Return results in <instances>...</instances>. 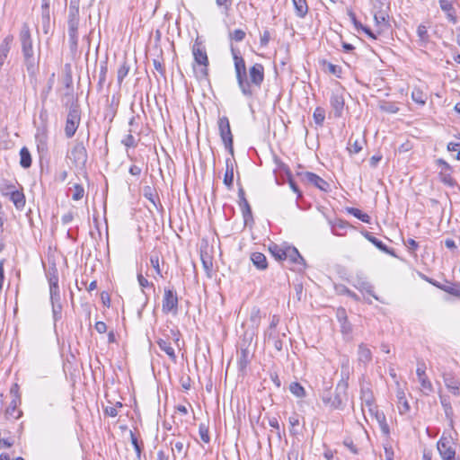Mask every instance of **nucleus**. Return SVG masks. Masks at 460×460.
Here are the masks:
<instances>
[{
    "mask_svg": "<svg viewBox=\"0 0 460 460\" xmlns=\"http://www.w3.org/2000/svg\"><path fill=\"white\" fill-rule=\"evenodd\" d=\"M192 55L194 58L195 63L199 66V68H195L194 71L196 74V77L199 80H208V58L207 55V51L202 42L196 40L195 43L192 47Z\"/></svg>",
    "mask_w": 460,
    "mask_h": 460,
    "instance_id": "nucleus-1",
    "label": "nucleus"
},
{
    "mask_svg": "<svg viewBox=\"0 0 460 460\" xmlns=\"http://www.w3.org/2000/svg\"><path fill=\"white\" fill-rule=\"evenodd\" d=\"M347 383L339 384L333 394L327 393L322 396L323 403L332 410H343L347 401Z\"/></svg>",
    "mask_w": 460,
    "mask_h": 460,
    "instance_id": "nucleus-2",
    "label": "nucleus"
},
{
    "mask_svg": "<svg viewBox=\"0 0 460 460\" xmlns=\"http://www.w3.org/2000/svg\"><path fill=\"white\" fill-rule=\"evenodd\" d=\"M231 50L234 63V71L238 87L242 93H249L250 90L248 85V75L245 61L234 49L232 48Z\"/></svg>",
    "mask_w": 460,
    "mask_h": 460,
    "instance_id": "nucleus-3",
    "label": "nucleus"
},
{
    "mask_svg": "<svg viewBox=\"0 0 460 460\" xmlns=\"http://www.w3.org/2000/svg\"><path fill=\"white\" fill-rule=\"evenodd\" d=\"M248 85L249 93H243L247 98H252L255 92L260 90L264 81V66L260 63H255L249 68Z\"/></svg>",
    "mask_w": 460,
    "mask_h": 460,
    "instance_id": "nucleus-4",
    "label": "nucleus"
},
{
    "mask_svg": "<svg viewBox=\"0 0 460 460\" xmlns=\"http://www.w3.org/2000/svg\"><path fill=\"white\" fill-rule=\"evenodd\" d=\"M253 333H245L244 338L240 344V350L237 353V365L241 372H244L251 362L253 352L251 349Z\"/></svg>",
    "mask_w": 460,
    "mask_h": 460,
    "instance_id": "nucleus-5",
    "label": "nucleus"
},
{
    "mask_svg": "<svg viewBox=\"0 0 460 460\" xmlns=\"http://www.w3.org/2000/svg\"><path fill=\"white\" fill-rule=\"evenodd\" d=\"M81 122V110L77 103H73L68 110L66 124H65V136L66 138H72Z\"/></svg>",
    "mask_w": 460,
    "mask_h": 460,
    "instance_id": "nucleus-6",
    "label": "nucleus"
},
{
    "mask_svg": "<svg viewBox=\"0 0 460 460\" xmlns=\"http://www.w3.org/2000/svg\"><path fill=\"white\" fill-rule=\"evenodd\" d=\"M66 157L75 167L84 168L88 160V154L83 141L75 142Z\"/></svg>",
    "mask_w": 460,
    "mask_h": 460,
    "instance_id": "nucleus-7",
    "label": "nucleus"
},
{
    "mask_svg": "<svg viewBox=\"0 0 460 460\" xmlns=\"http://www.w3.org/2000/svg\"><path fill=\"white\" fill-rule=\"evenodd\" d=\"M217 125L219 135L226 149L234 156V138L228 118L226 116L219 117Z\"/></svg>",
    "mask_w": 460,
    "mask_h": 460,
    "instance_id": "nucleus-8",
    "label": "nucleus"
},
{
    "mask_svg": "<svg viewBox=\"0 0 460 460\" xmlns=\"http://www.w3.org/2000/svg\"><path fill=\"white\" fill-rule=\"evenodd\" d=\"M438 453L443 460H454L456 458V449L453 438L442 435L437 443Z\"/></svg>",
    "mask_w": 460,
    "mask_h": 460,
    "instance_id": "nucleus-9",
    "label": "nucleus"
},
{
    "mask_svg": "<svg viewBox=\"0 0 460 460\" xmlns=\"http://www.w3.org/2000/svg\"><path fill=\"white\" fill-rule=\"evenodd\" d=\"M178 296L177 292L172 288H165L163 297V312L164 314H177Z\"/></svg>",
    "mask_w": 460,
    "mask_h": 460,
    "instance_id": "nucleus-10",
    "label": "nucleus"
},
{
    "mask_svg": "<svg viewBox=\"0 0 460 460\" xmlns=\"http://www.w3.org/2000/svg\"><path fill=\"white\" fill-rule=\"evenodd\" d=\"M360 400L362 406V412L367 420V411H370V409H374L376 407V400L373 394V392L369 386V384H361L360 387Z\"/></svg>",
    "mask_w": 460,
    "mask_h": 460,
    "instance_id": "nucleus-11",
    "label": "nucleus"
},
{
    "mask_svg": "<svg viewBox=\"0 0 460 460\" xmlns=\"http://www.w3.org/2000/svg\"><path fill=\"white\" fill-rule=\"evenodd\" d=\"M330 104L335 118H341L345 105L344 89L337 88L333 90L330 98Z\"/></svg>",
    "mask_w": 460,
    "mask_h": 460,
    "instance_id": "nucleus-12",
    "label": "nucleus"
},
{
    "mask_svg": "<svg viewBox=\"0 0 460 460\" xmlns=\"http://www.w3.org/2000/svg\"><path fill=\"white\" fill-rule=\"evenodd\" d=\"M20 40L22 44V52L23 57H30L31 55H34L31 31L29 25L27 23H23L22 26V30L20 32Z\"/></svg>",
    "mask_w": 460,
    "mask_h": 460,
    "instance_id": "nucleus-13",
    "label": "nucleus"
},
{
    "mask_svg": "<svg viewBox=\"0 0 460 460\" xmlns=\"http://www.w3.org/2000/svg\"><path fill=\"white\" fill-rule=\"evenodd\" d=\"M172 450V460H179L185 457L189 451V444H185L183 438L172 439L169 441Z\"/></svg>",
    "mask_w": 460,
    "mask_h": 460,
    "instance_id": "nucleus-14",
    "label": "nucleus"
},
{
    "mask_svg": "<svg viewBox=\"0 0 460 460\" xmlns=\"http://www.w3.org/2000/svg\"><path fill=\"white\" fill-rule=\"evenodd\" d=\"M299 175L304 181L314 185L321 190L327 191L330 187L329 183L325 180L314 172H305L299 173Z\"/></svg>",
    "mask_w": 460,
    "mask_h": 460,
    "instance_id": "nucleus-15",
    "label": "nucleus"
},
{
    "mask_svg": "<svg viewBox=\"0 0 460 460\" xmlns=\"http://www.w3.org/2000/svg\"><path fill=\"white\" fill-rule=\"evenodd\" d=\"M78 27L79 22H67L68 42L72 54H75L78 49Z\"/></svg>",
    "mask_w": 460,
    "mask_h": 460,
    "instance_id": "nucleus-16",
    "label": "nucleus"
},
{
    "mask_svg": "<svg viewBox=\"0 0 460 460\" xmlns=\"http://www.w3.org/2000/svg\"><path fill=\"white\" fill-rule=\"evenodd\" d=\"M238 204L241 208L244 224L247 225L249 220H252V213L251 206L245 198L243 188L240 185L238 189Z\"/></svg>",
    "mask_w": 460,
    "mask_h": 460,
    "instance_id": "nucleus-17",
    "label": "nucleus"
},
{
    "mask_svg": "<svg viewBox=\"0 0 460 460\" xmlns=\"http://www.w3.org/2000/svg\"><path fill=\"white\" fill-rule=\"evenodd\" d=\"M48 138L47 129L39 128L35 134V143L40 156H44L48 153Z\"/></svg>",
    "mask_w": 460,
    "mask_h": 460,
    "instance_id": "nucleus-18",
    "label": "nucleus"
},
{
    "mask_svg": "<svg viewBox=\"0 0 460 460\" xmlns=\"http://www.w3.org/2000/svg\"><path fill=\"white\" fill-rule=\"evenodd\" d=\"M367 412H368V415L372 419H375L377 421L382 432L385 435H388L390 432V429H389V426L386 422V418H385V415L384 414V412L379 411L377 409V406L375 407L374 409H370V411H368Z\"/></svg>",
    "mask_w": 460,
    "mask_h": 460,
    "instance_id": "nucleus-19",
    "label": "nucleus"
},
{
    "mask_svg": "<svg viewBox=\"0 0 460 460\" xmlns=\"http://www.w3.org/2000/svg\"><path fill=\"white\" fill-rule=\"evenodd\" d=\"M374 20L377 34L384 33L390 28L389 16L386 13L383 12L376 13L374 15Z\"/></svg>",
    "mask_w": 460,
    "mask_h": 460,
    "instance_id": "nucleus-20",
    "label": "nucleus"
},
{
    "mask_svg": "<svg viewBox=\"0 0 460 460\" xmlns=\"http://www.w3.org/2000/svg\"><path fill=\"white\" fill-rule=\"evenodd\" d=\"M364 237L368 240L371 243H373L378 250L381 252L387 253L393 257H397L394 249L389 248L386 244H385L382 241L375 237L372 233L365 232L363 234Z\"/></svg>",
    "mask_w": 460,
    "mask_h": 460,
    "instance_id": "nucleus-21",
    "label": "nucleus"
},
{
    "mask_svg": "<svg viewBox=\"0 0 460 460\" xmlns=\"http://www.w3.org/2000/svg\"><path fill=\"white\" fill-rule=\"evenodd\" d=\"M21 403V397L16 396V398H13L10 402L8 407L5 411V415L7 418H12L13 420H18L22 416V411L18 410V406Z\"/></svg>",
    "mask_w": 460,
    "mask_h": 460,
    "instance_id": "nucleus-22",
    "label": "nucleus"
},
{
    "mask_svg": "<svg viewBox=\"0 0 460 460\" xmlns=\"http://www.w3.org/2000/svg\"><path fill=\"white\" fill-rule=\"evenodd\" d=\"M444 383L448 390L454 395L460 394V382L457 378H456L452 374H444L443 376Z\"/></svg>",
    "mask_w": 460,
    "mask_h": 460,
    "instance_id": "nucleus-23",
    "label": "nucleus"
},
{
    "mask_svg": "<svg viewBox=\"0 0 460 460\" xmlns=\"http://www.w3.org/2000/svg\"><path fill=\"white\" fill-rule=\"evenodd\" d=\"M438 3L441 10L447 14L448 21L456 24L457 22V17L452 3L448 0H439Z\"/></svg>",
    "mask_w": 460,
    "mask_h": 460,
    "instance_id": "nucleus-24",
    "label": "nucleus"
},
{
    "mask_svg": "<svg viewBox=\"0 0 460 460\" xmlns=\"http://www.w3.org/2000/svg\"><path fill=\"white\" fill-rule=\"evenodd\" d=\"M13 41V36L9 34L3 40L2 43L0 44V68L8 57Z\"/></svg>",
    "mask_w": 460,
    "mask_h": 460,
    "instance_id": "nucleus-25",
    "label": "nucleus"
},
{
    "mask_svg": "<svg viewBox=\"0 0 460 460\" xmlns=\"http://www.w3.org/2000/svg\"><path fill=\"white\" fill-rule=\"evenodd\" d=\"M234 166V161H232L230 158H226V172L224 175V184L227 187L228 190H231L233 188Z\"/></svg>",
    "mask_w": 460,
    "mask_h": 460,
    "instance_id": "nucleus-26",
    "label": "nucleus"
},
{
    "mask_svg": "<svg viewBox=\"0 0 460 460\" xmlns=\"http://www.w3.org/2000/svg\"><path fill=\"white\" fill-rule=\"evenodd\" d=\"M4 195L10 196V199L17 209H22L25 206V196L18 190H11L10 192H4Z\"/></svg>",
    "mask_w": 460,
    "mask_h": 460,
    "instance_id": "nucleus-27",
    "label": "nucleus"
},
{
    "mask_svg": "<svg viewBox=\"0 0 460 460\" xmlns=\"http://www.w3.org/2000/svg\"><path fill=\"white\" fill-rule=\"evenodd\" d=\"M279 164V170L285 173L287 178H288V184L291 188V190L297 194V197H301L302 196V193L301 191L299 190L296 183L294 181L293 178H292V173L288 168V166L281 162H278Z\"/></svg>",
    "mask_w": 460,
    "mask_h": 460,
    "instance_id": "nucleus-28",
    "label": "nucleus"
},
{
    "mask_svg": "<svg viewBox=\"0 0 460 460\" xmlns=\"http://www.w3.org/2000/svg\"><path fill=\"white\" fill-rule=\"evenodd\" d=\"M358 360L363 365H367L372 360V352L370 349L364 343L358 345Z\"/></svg>",
    "mask_w": 460,
    "mask_h": 460,
    "instance_id": "nucleus-29",
    "label": "nucleus"
},
{
    "mask_svg": "<svg viewBox=\"0 0 460 460\" xmlns=\"http://www.w3.org/2000/svg\"><path fill=\"white\" fill-rule=\"evenodd\" d=\"M50 292V300L52 304V311L54 316H57L61 313V304H60V293H59V288H51L49 289Z\"/></svg>",
    "mask_w": 460,
    "mask_h": 460,
    "instance_id": "nucleus-30",
    "label": "nucleus"
},
{
    "mask_svg": "<svg viewBox=\"0 0 460 460\" xmlns=\"http://www.w3.org/2000/svg\"><path fill=\"white\" fill-rule=\"evenodd\" d=\"M143 195L146 199H147L153 204V206L156 209H158L159 207L162 208V204L159 200L157 193L152 187L146 186L143 190Z\"/></svg>",
    "mask_w": 460,
    "mask_h": 460,
    "instance_id": "nucleus-31",
    "label": "nucleus"
},
{
    "mask_svg": "<svg viewBox=\"0 0 460 460\" xmlns=\"http://www.w3.org/2000/svg\"><path fill=\"white\" fill-rule=\"evenodd\" d=\"M286 260H289L293 263L305 265V260L296 247H286Z\"/></svg>",
    "mask_w": 460,
    "mask_h": 460,
    "instance_id": "nucleus-32",
    "label": "nucleus"
},
{
    "mask_svg": "<svg viewBox=\"0 0 460 460\" xmlns=\"http://www.w3.org/2000/svg\"><path fill=\"white\" fill-rule=\"evenodd\" d=\"M295 13L298 18H305L308 13V4L306 0H292Z\"/></svg>",
    "mask_w": 460,
    "mask_h": 460,
    "instance_id": "nucleus-33",
    "label": "nucleus"
},
{
    "mask_svg": "<svg viewBox=\"0 0 460 460\" xmlns=\"http://www.w3.org/2000/svg\"><path fill=\"white\" fill-rule=\"evenodd\" d=\"M354 286L360 291H365L367 294L371 295L373 297H375L376 300H378V297L374 294V287L367 280L362 278H358L355 280Z\"/></svg>",
    "mask_w": 460,
    "mask_h": 460,
    "instance_id": "nucleus-34",
    "label": "nucleus"
},
{
    "mask_svg": "<svg viewBox=\"0 0 460 460\" xmlns=\"http://www.w3.org/2000/svg\"><path fill=\"white\" fill-rule=\"evenodd\" d=\"M418 42L420 47H427L430 41V36L428 28L424 24H420L417 28Z\"/></svg>",
    "mask_w": 460,
    "mask_h": 460,
    "instance_id": "nucleus-35",
    "label": "nucleus"
},
{
    "mask_svg": "<svg viewBox=\"0 0 460 460\" xmlns=\"http://www.w3.org/2000/svg\"><path fill=\"white\" fill-rule=\"evenodd\" d=\"M251 261H252L253 265L259 270H266L268 267L266 256L261 252L252 253Z\"/></svg>",
    "mask_w": 460,
    "mask_h": 460,
    "instance_id": "nucleus-36",
    "label": "nucleus"
},
{
    "mask_svg": "<svg viewBox=\"0 0 460 460\" xmlns=\"http://www.w3.org/2000/svg\"><path fill=\"white\" fill-rule=\"evenodd\" d=\"M157 344L159 348L163 351H164L172 361L176 360V354L174 349L171 346V343L169 341L164 339H159L157 341Z\"/></svg>",
    "mask_w": 460,
    "mask_h": 460,
    "instance_id": "nucleus-37",
    "label": "nucleus"
},
{
    "mask_svg": "<svg viewBox=\"0 0 460 460\" xmlns=\"http://www.w3.org/2000/svg\"><path fill=\"white\" fill-rule=\"evenodd\" d=\"M20 165L24 169L30 168L31 165V155L26 146L20 150Z\"/></svg>",
    "mask_w": 460,
    "mask_h": 460,
    "instance_id": "nucleus-38",
    "label": "nucleus"
},
{
    "mask_svg": "<svg viewBox=\"0 0 460 460\" xmlns=\"http://www.w3.org/2000/svg\"><path fill=\"white\" fill-rule=\"evenodd\" d=\"M289 423V432L292 436H296L300 433L298 427L300 425L299 415L296 412H293V414L288 418Z\"/></svg>",
    "mask_w": 460,
    "mask_h": 460,
    "instance_id": "nucleus-39",
    "label": "nucleus"
},
{
    "mask_svg": "<svg viewBox=\"0 0 460 460\" xmlns=\"http://www.w3.org/2000/svg\"><path fill=\"white\" fill-rule=\"evenodd\" d=\"M432 285L436 286L437 288H438L439 289L452 295V296H455L456 292V289H457V287L458 285L457 284H455V283H450V282H447L446 284H441L438 281H434V280H430L429 281Z\"/></svg>",
    "mask_w": 460,
    "mask_h": 460,
    "instance_id": "nucleus-40",
    "label": "nucleus"
},
{
    "mask_svg": "<svg viewBox=\"0 0 460 460\" xmlns=\"http://www.w3.org/2000/svg\"><path fill=\"white\" fill-rule=\"evenodd\" d=\"M270 252L273 255V257L278 261L286 260V248H282L276 243H273L270 246Z\"/></svg>",
    "mask_w": 460,
    "mask_h": 460,
    "instance_id": "nucleus-41",
    "label": "nucleus"
},
{
    "mask_svg": "<svg viewBox=\"0 0 460 460\" xmlns=\"http://www.w3.org/2000/svg\"><path fill=\"white\" fill-rule=\"evenodd\" d=\"M130 441L131 444L136 451V456L138 460L141 459L142 450H143V442L139 441L137 437L135 435V433L130 430Z\"/></svg>",
    "mask_w": 460,
    "mask_h": 460,
    "instance_id": "nucleus-42",
    "label": "nucleus"
},
{
    "mask_svg": "<svg viewBox=\"0 0 460 460\" xmlns=\"http://www.w3.org/2000/svg\"><path fill=\"white\" fill-rule=\"evenodd\" d=\"M440 402L445 411L446 418L450 421V425H453V409L451 403L447 398L440 396Z\"/></svg>",
    "mask_w": 460,
    "mask_h": 460,
    "instance_id": "nucleus-43",
    "label": "nucleus"
},
{
    "mask_svg": "<svg viewBox=\"0 0 460 460\" xmlns=\"http://www.w3.org/2000/svg\"><path fill=\"white\" fill-rule=\"evenodd\" d=\"M289 391L298 398H304L306 395L305 388L298 382H292L289 385Z\"/></svg>",
    "mask_w": 460,
    "mask_h": 460,
    "instance_id": "nucleus-44",
    "label": "nucleus"
},
{
    "mask_svg": "<svg viewBox=\"0 0 460 460\" xmlns=\"http://www.w3.org/2000/svg\"><path fill=\"white\" fill-rule=\"evenodd\" d=\"M347 211H348V213L354 216L355 217L361 220L362 222L367 223V224L370 223V219H371L370 217L367 214L363 213L360 209L356 208H347Z\"/></svg>",
    "mask_w": 460,
    "mask_h": 460,
    "instance_id": "nucleus-45",
    "label": "nucleus"
},
{
    "mask_svg": "<svg viewBox=\"0 0 460 460\" xmlns=\"http://www.w3.org/2000/svg\"><path fill=\"white\" fill-rule=\"evenodd\" d=\"M411 99L420 105H424L427 101V95L420 88H414L411 92Z\"/></svg>",
    "mask_w": 460,
    "mask_h": 460,
    "instance_id": "nucleus-46",
    "label": "nucleus"
},
{
    "mask_svg": "<svg viewBox=\"0 0 460 460\" xmlns=\"http://www.w3.org/2000/svg\"><path fill=\"white\" fill-rule=\"evenodd\" d=\"M23 58H24V65L26 66L28 73L31 75H34L37 71V63L35 61L34 55H31L30 57H23Z\"/></svg>",
    "mask_w": 460,
    "mask_h": 460,
    "instance_id": "nucleus-47",
    "label": "nucleus"
},
{
    "mask_svg": "<svg viewBox=\"0 0 460 460\" xmlns=\"http://www.w3.org/2000/svg\"><path fill=\"white\" fill-rule=\"evenodd\" d=\"M363 140L356 139L352 142V138L350 137L348 144V150L350 154H358L363 148Z\"/></svg>",
    "mask_w": 460,
    "mask_h": 460,
    "instance_id": "nucleus-48",
    "label": "nucleus"
},
{
    "mask_svg": "<svg viewBox=\"0 0 460 460\" xmlns=\"http://www.w3.org/2000/svg\"><path fill=\"white\" fill-rule=\"evenodd\" d=\"M314 120L316 125L323 126L324 119H325V111L322 107H316L314 114H313Z\"/></svg>",
    "mask_w": 460,
    "mask_h": 460,
    "instance_id": "nucleus-49",
    "label": "nucleus"
},
{
    "mask_svg": "<svg viewBox=\"0 0 460 460\" xmlns=\"http://www.w3.org/2000/svg\"><path fill=\"white\" fill-rule=\"evenodd\" d=\"M129 72V66L128 65L127 61H124L117 72V79L118 84L120 85L124 80V78L128 75Z\"/></svg>",
    "mask_w": 460,
    "mask_h": 460,
    "instance_id": "nucleus-50",
    "label": "nucleus"
},
{
    "mask_svg": "<svg viewBox=\"0 0 460 460\" xmlns=\"http://www.w3.org/2000/svg\"><path fill=\"white\" fill-rule=\"evenodd\" d=\"M215 3L222 13L228 14L233 4V0H215Z\"/></svg>",
    "mask_w": 460,
    "mask_h": 460,
    "instance_id": "nucleus-51",
    "label": "nucleus"
},
{
    "mask_svg": "<svg viewBox=\"0 0 460 460\" xmlns=\"http://www.w3.org/2000/svg\"><path fill=\"white\" fill-rule=\"evenodd\" d=\"M440 180L441 181L446 184V185H448L450 187H455L456 185V181L454 180V178L451 176V172H448V171H441L440 173Z\"/></svg>",
    "mask_w": 460,
    "mask_h": 460,
    "instance_id": "nucleus-52",
    "label": "nucleus"
},
{
    "mask_svg": "<svg viewBox=\"0 0 460 460\" xmlns=\"http://www.w3.org/2000/svg\"><path fill=\"white\" fill-rule=\"evenodd\" d=\"M398 400H399V411L401 414H404L406 413L407 411H409L410 410V405L407 402V400L404 398V394L403 392L402 393H399L398 394Z\"/></svg>",
    "mask_w": 460,
    "mask_h": 460,
    "instance_id": "nucleus-53",
    "label": "nucleus"
},
{
    "mask_svg": "<svg viewBox=\"0 0 460 460\" xmlns=\"http://www.w3.org/2000/svg\"><path fill=\"white\" fill-rule=\"evenodd\" d=\"M199 434L204 443H208L210 441L208 427L205 423H200L199 425Z\"/></svg>",
    "mask_w": 460,
    "mask_h": 460,
    "instance_id": "nucleus-54",
    "label": "nucleus"
},
{
    "mask_svg": "<svg viewBox=\"0 0 460 460\" xmlns=\"http://www.w3.org/2000/svg\"><path fill=\"white\" fill-rule=\"evenodd\" d=\"M73 190H74L73 195H72L73 200H80L84 195V189L79 183L74 184Z\"/></svg>",
    "mask_w": 460,
    "mask_h": 460,
    "instance_id": "nucleus-55",
    "label": "nucleus"
},
{
    "mask_svg": "<svg viewBox=\"0 0 460 460\" xmlns=\"http://www.w3.org/2000/svg\"><path fill=\"white\" fill-rule=\"evenodd\" d=\"M122 403L120 402H118L114 406H106L104 407V414L110 417H116L118 415V408H121Z\"/></svg>",
    "mask_w": 460,
    "mask_h": 460,
    "instance_id": "nucleus-56",
    "label": "nucleus"
},
{
    "mask_svg": "<svg viewBox=\"0 0 460 460\" xmlns=\"http://www.w3.org/2000/svg\"><path fill=\"white\" fill-rule=\"evenodd\" d=\"M418 380L420 384L421 389L424 390L427 394L432 391V384L429 380L427 375L424 376L418 377Z\"/></svg>",
    "mask_w": 460,
    "mask_h": 460,
    "instance_id": "nucleus-57",
    "label": "nucleus"
},
{
    "mask_svg": "<svg viewBox=\"0 0 460 460\" xmlns=\"http://www.w3.org/2000/svg\"><path fill=\"white\" fill-rule=\"evenodd\" d=\"M245 35H246L245 31L241 29H236V30L233 31L232 32H230V34H229L230 39L236 42L243 41L245 38Z\"/></svg>",
    "mask_w": 460,
    "mask_h": 460,
    "instance_id": "nucleus-58",
    "label": "nucleus"
},
{
    "mask_svg": "<svg viewBox=\"0 0 460 460\" xmlns=\"http://www.w3.org/2000/svg\"><path fill=\"white\" fill-rule=\"evenodd\" d=\"M269 341H272L273 347L278 350L281 351L283 349V341L277 336L273 334V332H269Z\"/></svg>",
    "mask_w": 460,
    "mask_h": 460,
    "instance_id": "nucleus-59",
    "label": "nucleus"
},
{
    "mask_svg": "<svg viewBox=\"0 0 460 460\" xmlns=\"http://www.w3.org/2000/svg\"><path fill=\"white\" fill-rule=\"evenodd\" d=\"M49 289L58 288V276L56 269L53 270L52 273L49 274Z\"/></svg>",
    "mask_w": 460,
    "mask_h": 460,
    "instance_id": "nucleus-60",
    "label": "nucleus"
},
{
    "mask_svg": "<svg viewBox=\"0 0 460 460\" xmlns=\"http://www.w3.org/2000/svg\"><path fill=\"white\" fill-rule=\"evenodd\" d=\"M339 320L342 333L349 334L352 331V327L348 318H339Z\"/></svg>",
    "mask_w": 460,
    "mask_h": 460,
    "instance_id": "nucleus-61",
    "label": "nucleus"
},
{
    "mask_svg": "<svg viewBox=\"0 0 460 460\" xmlns=\"http://www.w3.org/2000/svg\"><path fill=\"white\" fill-rule=\"evenodd\" d=\"M150 262L152 267L155 269L157 275L162 277V272L159 266V257L157 254H152L150 257Z\"/></svg>",
    "mask_w": 460,
    "mask_h": 460,
    "instance_id": "nucleus-62",
    "label": "nucleus"
},
{
    "mask_svg": "<svg viewBox=\"0 0 460 460\" xmlns=\"http://www.w3.org/2000/svg\"><path fill=\"white\" fill-rule=\"evenodd\" d=\"M121 143L127 147H135L137 142L133 135L128 134L121 141Z\"/></svg>",
    "mask_w": 460,
    "mask_h": 460,
    "instance_id": "nucleus-63",
    "label": "nucleus"
},
{
    "mask_svg": "<svg viewBox=\"0 0 460 460\" xmlns=\"http://www.w3.org/2000/svg\"><path fill=\"white\" fill-rule=\"evenodd\" d=\"M269 425L276 430L277 436L281 438V432L279 420L276 417L269 419Z\"/></svg>",
    "mask_w": 460,
    "mask_h": 460,
    "instance_id": "nucleus-64",
    "label": "nucleus"
}]
</instances>
